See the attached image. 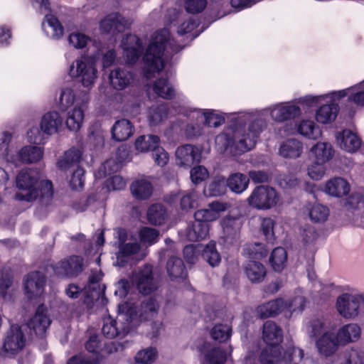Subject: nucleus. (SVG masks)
Here are the masks:
<instances>
[{
  "instance_id": "obj_17",
  "label": "nucleus",
  "mask_w": 364,
  "mask_h": 364,
  "mask_svg": "<svg viewBox=\"0 0 364 364\" xmlns=\"http://www.w3.org/2000/svg\"><path fill=\"white\" fill-rule=\"evenodd\" d=\"M51 321L39 306L36 314L28 321L27 326L30 329L31 334L33 333L39 338H43L50 325Z\"/></svg>"
},
{
  "instance_id": "obj_52",
  "label": "nucleus",
  "mask_w": 364,
  "mask_h": 364,
  "mask_svg": "<svg viewBox=\"0 0 364 364\" xmlns=\"http://www.w3.org/2000/svg\"><path fill=\"white\" fill-rule=\"evenodd\" d=\"M227 183L223 176H217L205 188L204 193L208 196H218L223 195L226 191Z\"/></svg>"
},
{
  "instance_id": "obj_5",
  "label": "nucleus",
  "mask_w": 364,
  "mask_h": 364,
  "mask_svg": "<svg viewBox=\"0 0 364 364\" xmlns=\"http://www.w3.org/2000/svg\"><path fill=\"white\" fill-rule=\"evenodd\" d=\"M279 196L277 191L269 186H257L247 198L248 205L257 210H269L277 205Z\"/></svg>"
},
{
  "instance_id": "obj_34",
  "label": "nucleus",
  "mask_w": 364,
  "mask_h": 364,
  "mask_svg": "<svg viewBox=\"0 0 364 364\" xmlns=\"http://www.w3.org/2000/svg\"><path fill=\"white\" fill-rule=\"evenodd\" d=\"M303 145L301 141L295 139H287L279 147V154L284 158L296 159L301 156Z\"/></svg>"
},
{
  "instance_id": "obj_40",
  "label": "nucleus",
  "mask_w": 364,
  "mask_h": 364,
  "mask_svg": "<svg viewBox=\"0 0 364 364\" xmlns=\"http://www.w3.org/2000/svg\"><path fill=\"white\" fill-rule=\"evenodd\" d=\"M82 157V151L79 149L72 148L65 152L64 155L58 161L59 168L67 170L77 165Z\"/></svg>"
},
{
  "instance_id": "obj_15",
  "label": "nucleus",
  "mask_w": 364,
  "mask_h": 364,
  "mask_svg": "<svg viewBox=\"0 0 364 364\" xmlns=\"http://www.w3.org/2000/svg\"><path fill=\"white\" fill-rule=\"evenodd\" d=\"M227 208V203L215 200L209 203L206 208L195 212L194 218L203 223L213 222L219 218L220 213L225 211Z\"/></svg>"
},
{
  "instance_id": "obj_60",
  "label": "nucleus",
  "mask_w": 364,
  "mask_h": 364,
  "mask_svg": "<svg viewBox=\"0 0 364 364\" xmlns=\"http://www.w3.org/2000/svg\"><path fill=\"white\" fill-rule=\"evenodd\" d=\"M102 279V274L100 272H93L89 277V284L87 287V291L92 289V292L88 296L92 299H98L102 293V290L98 284V282Z\"/></svg>"
},
{
  "instance_id": "obj_21",
  "label": "nucleus",
  "mask_w": 364,
  "mask_h": 364,
  "mask_svg": "<svg viewBox=\"0 0 364 364\" xmlns=\"http://www.w3.org/2000/svg\"><path fill=\"white\" fill-rule=\"evenodd\" d=\"M340 344V341H338L337 336L334 335L333 331L323 333L316 341V343L320 354L326 357L333 355L337 350Z\"/></svg>"
},
{
  "instance_id": "obj_9",
  "label": "nucleus",
  "mask_w": 364,
  "mask_h": 364,
  "mask_svg": "<svg viewBox=\"0 0 364 364\" xmlns=\"http://www.w3.org/2000/svg\"><path fill=\"white\" fill-rule=\"evenodd\" d=\"M359 297L356 294H343L336 301V309L339 314L345 318H355L358 316Z\"/></svg>"
},
{
  "instance_id": "obj_19",
  "label": "nucleus",
  "mask_w": 364,
  "mask_h": 364,
  "mask_svg": "<svg viewBox=\"0 0 364 364\" xmlns=\"http://www.w3.org/2000/svg\"><path fill=\"white\" fill-rule=\"evenodd\" d=\"M176 156L177 164L181 166H190L194 162L199 161L200 159L198 149L191 144L177 148Z\"/></svg>"
},
{
  "instance_id": "obj_18",
  "label": "nucleus",
  "mask_w": 364,
  "mask_h": 364,
  "mask_svg": "<svg viewBox=\"0 0 364 364\" xmlns=\"http://www.w3.org/2000/svg\"><path fill=\"white\" fill-rule=\"evenodd\" d=\"M100 26L102 32L114 35L125 30L127 21L118 13H113L105 17L100 21Z\"/></svg>"
},
{
  "instance_id": "obj_51",
  "label": "nucleus",
  "mask_w": 364,
  "mask_h": 364,
  "mask_svg": "<svg viewBox=\"0 0 364 364\" xmlns=\"http://www.w3.org/2000/svg\"><path fill=\"white\" fill-rule=\"evenodd\" d=\"M166 212L161 204L152 205L148 210L147 217L149 221L155 225L163 224L166 218Z\"/></svg>"
},
{
  "instance_id": "obj_16",
  "label": "nucleus",
  "mask_w": 364,
  "mask_h": 364,
  "mask_svg": "<svg viewBox=\"0 0 364 364\" xmlns=\"http://www.w3.org/2000/svg\"><path fill=\"white\" fill-rule=\"evenodd\" d=\"M197 348L204 356L205 364H224L227 354L219 347H213L210 343L200 341Z\"/></svg>"
},
{
  "instance_id": "obj_43",
  "label": "nucleus",
  "mask_w": 364,
  "mask_h": 364,
  "mask_svg": "<svg viewBox=\"0 0 364 364\" xmlns=\"http://www.w3.org/2000/svg\"><path fill=\"white\" fill-rule=\"evenodd\" d=\"M117 156L119 163L116 162L114 159L107 160L100 168V172L103 171L104 174L107 175L117 171L120 168L119 164L125 161L128 159L129 154L126 148L122 146L118 149Z\"/></svg>"
},
{
  "instance_id": "obj_4",
  "label": "nucleus",
  "mask_w": 364,
  "mask_h": 364,
  "mask_svg": "<svg viewBox=\"0 0 364 364\" xmlns=\"http://www.w3.org/2000/svg\"><path fill=\"white\" fill-rule=\"evenodd\" d=\"M97 74L95 59L87 56L76 59L69 69L70 76L77 79L86 88H91L95 85Z\"/></svg>"
},
{
  "instance_id": "obj_25",
  "label": "nucleus",
  "mask_w": 364,
  "mask_h": 364,
  "mask_svg": "<svg viewBox=\"0 0 364 364\" xmlns=\"http://www.w3.org/2000/svg\"><path fill=\"white\" fill-rule=\"evenodd\" d=\"M109 80L114 89L122 90L130 85L132 75L124 68H117L110 72Z\"/></svg>"
},
{
  "instance_id": "obj_28",
  "label": "nucleus",
  "mask_w": 364,
  "mask_h": 364,
  "mask_svg": "<svg viewBox=\"0 0 364 364\" xmlns=\"http://www.w3.org/2000/svg\"><path fill=\"white\" fill-rule=\"evenodd\" d=\"M361 336V328L357 323H348L343 326L337 332L336 336L342 345L358 341Z\"/></svg>"
},
{
  "instance_id": "obj_50",
  "label": "nucleus",
  "mask_w": 364,
  "mask_h": 364,
  "mask_svg": "<svg viewBox=\"0 0 364 364\" xmlns=\"http://www.w3.org/2000/svg\"><path fill=\"white\" fill-rule=\"evenodd\" d=\"M154 90L158 96L166 100L172 99L176 95L173 86L166 79L164 78L159 79L155 82Z\"/></svg>"
},
{
  "instance_id": "obj_6",
  "label": "nucleus",
  "mask_w": 364,
  "mask_h": 364,
  "mask_svg": "<svg viewBox=\"0 0 364 364\" xmlns=\"http://www.w3.org/2000/svg\"><path fill=\"white\" fill-rule=\"evenodd\" d=\"M265 127V122L260 119L253 121L248 127V132L240 134L236 132L234 135V146L239 153L252 149L256 144L260 132Z\"/></svg>"
},
{
  "instance_id": "obj_30",
  "label": "nucleus",
  "mask_w": 364,
  "mask_h": 364,
  "mask_svg": "<svg viewBox=\"0 0 364 364\" xmlns=\"http://www.w3.org/2000/svg\"><path fill=\"white\" fill-rule=\"evenodd\" d=\"M284 309L286 304L282 299H277L262 304L257 308V313L259 318H266L278 315Z\"/></svg>"
},
{
  "instance_id": "obj_38",
  "label": "nucleus",
  "mask_w": 364,
  "mask_h": 364,
  "mask_svg": "<svg viewBox=\"0 0 364 364\" xmlns=\"http://www.w3.org/2000/svg\"><path fill=\"white\" fill-rule=\"evenodd\" d=\"M167 272L172 280L184 279L186 277V270L181 258L173 256L167 262Z\"/></svg>"
},
{
  "instance_id": "obj_63",
  "label": "nucleus",
  "mask_w": 364,
  "mask_h": 364,
  "mask_svg": "<svg viewBox=\"0 0 364 364\" xmlns=\"http://www.w3.org/2000/svg\"><path fill=\"white\" fill-rule=\"evenodd\" d=\"M274 220L270 218L262 219L260 229L266 239L270 242L274 240Z\"/></svg>"
},
{
  "instance_id": "obj_33",
  "label": "nucleus",
  "mask_w": 364,
  "mask_h": 364,
  "mask_svg": "<svg viewBox=\"0 0 364 364\" xmlns=\"http://www.w3.org/2000/svg\"><path fill=\"white\" fill-rule=\"evenodd\" d=\"M160 304L156 298L150 297L144 299L140 306L139 314L141 320L154 319L158 315Z\"/></svg>"
},
{
  "instance_id": "obj_54",
  "label": "nucleus",
  "mask_w": 364,
  "mask_h": 364,
  "mask_svg": "<svg viewBox=\"0 0 364 364\" xmlns=\"http://www.w3.org/2000/svg\"><path fill=\"white\" fill-rule=\"evenodd\" d=\"M270 262L274 271L281 272L287 262V255L283 247H277L272 252Z\"/></svg>"
},
{
  "instance_id": "obj_47",
  "label": "nucleus",
  "mask_w": 364,
  "mask_h": 364,
  "mask_svg": "<svg viewBox=\"0 0 364 364\" xmlns=\"http://www.w3.org/2000/svg\"><path fill=\"white\" fill-rule=\"evenodd\" d=\"M203 258L213 267L219 265L221 257L216 248V244L210 241L205 245L202 253Z\"/></svg>"
},
{
  "instance_id": "obj_13",
  "label": "nucleus",
  "mask_w": 364,
  "mask_h": 364,
  "mask_svg": "<svg viewBox=\"0 0 364 364\" xmlns=\"http://www.w3.org/2000/svg\"><path fill=\"white\" fill-rule=\"evenodd\" d=\"M46 284L45 276L39 272L29 273L24 281L26 296L31 299L43 294Z\"/></svg>"
},
{
  "instance_id": "obj_37",
  "label": "nucleus",
  "mask_w": 364,
  "mask_h": 364,
  "mask_svg": "<svg viewBox=\"0 0 364 364\" xmlns=\"http://www.w3.org/2000/svg\"><path fill=\"white\" fill-rule=\"evenodd\" d=\"M209 231L208 225L196 220L190 224L186 230V237L189 241L196 242L204 240Z\"/></svg>"
},
{
  "instance_id": "obj_10",
  "label": "nucleus",
  "mask_w": 364,
  "mask_h": 364,
  "mask_svg": "<svg viewBox=\"0 0 364 364\" xmlns=\"http://www.w3.org/2000/svg\"><path fill=\"white\" fill-rule=\"evenodd\" d=\"M26 337L18 326L13 325L7 332L4 343V350L11 355L17 354L25 346Z\"/></svg>"
},
{
  "instance_id": "obj_20",
  "label": "nucleus",
  "mask_w": 364,
  "mask_h": 364,
  "mask_svg": "<svg viewBox=\"0 0 364 364\" xmlns=\"http://www.w3.org/2000/svg\"><path fill=\"white\" fill-rule=\"evenodd\" d=\"M129 331L128 325L113 319L111 316L104 318L102 332L107 338L124 336Z\"/></svg>"
},
{
  "instance_id": "obj_14",
  "label": "nucleus",
  "mask_w": 364,
  "mask_h": 364,
  "mask_svg": "<svg viewBox=\"0 0 364 364\" xmlns=\"http://www.w3.org/2000/svg\"><path fill=\"white\" fill-rule=\"evenodd\" d=\"M88 100L87 94H84L81 102L76 101V105L68 111L66 125L70 130L77 131L81 127Z\"/></svg>"
},
{
  "instance_id": "obj_56",
  "label": "nucleus",
  "mask_w": 364,
  "mask_h": 364,
  "mask_svg": "<svg viewBox=\"0 0 364 364\" xmlns=\"http://www.w3.org/2000/svg\"><path fill=\"white\" fill-rule=\"evenodd\" d=\"M298 132L309 139H316L320 136L321 132L316 127L314 122L311 120H303L298 126Z\"/></svg>"
},
{
  "instance_id": "obj_44",
  "label": "nucleus",
  "mask_w": 364,
  "mask_h": 364,
  "mask_svg": "<svg viewBox=\"0 0 364 364\" xmlns=\"http://www.w3.org/2000/svg\"><path fill=\"white\" fill-rule=\"evenodd\" d=\"M160 139L156 135H142L135 141V148L137 151L145 152L153 151L159 145Z\"/></svg>"
},
{
  "instance_id": "obj_31",
  "label": "nucleus",
  "mask_w": 364,
  "mask_h": 364,
  "mask_svg": "<svg viewBox=\"0 0 364 364\" xmlns=\"http://www.w3.org/2000/svg\"><path fill=\"white\" fill-rule=\"evenodd\" d=\"M338 112L339 107L334 102L323 105L317 109L316 119L321 124H330L336 119Z\"/></svg>"
},
{
  "instance_id": "obj_23",
  "label": "nucleus",
  "mask_w": 364,
  "mask_h": 364,
  "mask_svg": "<svg viewBox=\"0 0 364 364\" xmlns=\"http://www.w3.org/2000/svg\"><path fill=\"white\" fill-rule=\"evenodd\" d=\"M63 126V119L58 112H48L41 118L40 127L46 136L58 132Z\"/></svg>"
},
{
  "instance_id": "obj_11",
  "label": "nucleus",
  "mask_w": 364,
  "mask_h": 364,
  "mask_svg": "<svg viewBox=\"0 0 364 364\" xmlns=\"http://www.w3.org/2000/svg\"><path fill=\"white\" fill-rule=\"evenodd\" d=\"M123 55L127 63H135L143 51L142 43L136 35L127 34L122 41Z\"/></svg>"
},
{
  "instance_id": "obj_39",
  "label": "nucleus",
  "mask_w": 364,
  "mask_h": 364,
  "mask_svg": "<svg viewBox=\"0 0 364 364\" xmlns=\"http://www.w3.org/2000/svg\"><path fill=\"white\" fill-rule=\"evenodd\" d=\"M132 193L136 198L147 199L153 192V186L151 182L145 178L135 181L131 186Z\"/></svg>"
},
{
  "instance_id": "obj_41",
  "label": "nucleus",
  "mask_w": 364,
  "mask_h": 364,
  "mask_svg": "<svg viewBox=\"0 0 364 364\" xmlns=\"http://www.w3.org/2000/svg\"><path fill=\"white\" fill-rule=\"evenodd\" d=\"M227 186L235 193H241L248 186L249 178L241 173L231 174L226 180Z\"/></svg>"
},
{
  "instance_id": "obj_62",
  "label": "nucleus",
  "mask_w": 364,
  "mask_h": 364,
  "mask_svg": "<svg viewBox=\"0 0 364 364\" xmlns=\"http://www.w3.org/2000/svg\"><path fill=\"white\" fill-rule=\"evenodd\" d=\"M344 364H364V351L352 348L344 353Z\"/></svg>"
},
{
  "instance_id": "obj_58",
  "label": "nucleus",
  "mask_w": 364,
  "mask_h": 364,
  "mask_svg": "<svg viewBox=\"0 0 364 364\" xmlns=\"http://www.w3.org/2000/svg\"><path fill=\"white\" fill-rule=\"evenodd\" d=\"M83 99L75 97L73 91L71 89L67 88L62 91L60 97V108L62 111L67 110L70 107L76 105V101L81 102Z\"/></svg>"
},
{
  "instance_id": "obj_1",
  "label": "nucleus",
  "mask_w": 364,
  "mask_h": 364,
  "mask_svg": "<svg viewBox=\"0 0 364 364\" xmlns=\"http://www.w3.org/2000/svg\"><path fill=\"white\" fill-rule=\"evenodd\" d=\"M39 179L40 173L36 169L21 170L16 178L18 191L14 198L28 203L38 200L42 205H49L53 197V184L50 181Z\"/></svg>"
},
{
  "instance_id": "obj_64",
  "label": "nucleus",
  "mask_w": 364,
  "mask_h": 364,
  "mask_svg": "<svg viewBox=\"0 0 364 364\" xmlns=\"http://www.w3.org/2000/svg\"><path fill=\"white\" fill-rule=\"evenodd\" d=\"M139 237L142 242L152 245L157 241L159 232L156 229L145 227L140 230Z\"/></svg>"
},
{
  "instance_id": "obj_35",
  "label": "nucleus",
  "mask_w": 364,
  "mask_h": 364,
  "mask_svg": "<svg viewBox=\"0 0 364 364\" xmlns=\"http://www.w3.org/2000/svg\"><path fill=\"white\" fill-rule=\"evenodd\" d=\"M306 211L311 221L318 224L325 223L330 214L328 207L320 203L309 204L306 207Z\"/></svg>"
},
{
  "instance_id": "obj_36",
  "label": "nucleus",
  "mask_w": 364,
  "mask_h": 364,
  "mask_svg": "<svg viewBox=\"0 0 364 364\" xmlns=\"http://www.w3.org/2000/svg\"><path fill=\"white\" fill-rule=\"evenodd\" d=\"M326 191L332 196L342 197L349 193L350 185L342 178H334L326 183Z\"/></svg>"
},
{
  "instance_id": "obj_29",
  "label": "nucleus",
  "mask_w": 364,
  "mask_h": 364,
  "mask_svg": "<svg viewBox=\"0 0 364 364\" xmlns=\"http://www.w3.org/2000/svg\"><path fill=\"white\" fill-rule=\"evenodd\" d=\"M42 28L46 36L53 39L60 38L64 33V28L59 20L52 14L46 15Z\"/></svg>"
},
{
  "instance_id": "obj_26",
  "label": "nucleus",
  "mask_w": 364,
  "mask_h": 364,
  "mask_svg": "<svg viewBox=\"0 0 364 364\" xmlns=\"http://www.w3.org/2000/svg\"><path fill=\"white\" fill-rule=\"evenodd\" d=\"M340 147L348 152H354L361 146L360 139L351 131L346 129L336 136Z\"/></svg>"
},
{
  "instance_id": "obj_48",
  "label": "nucleus",
  "mask_w": 364,
  "mask_h": 364,
  "mask_svg": "<svg viewBox=\"0 0 364 364\" xmlns=\"http://www.w3.org/2000/svg\"><path fill=\"white\" fill-rule=\"evenodd\" d=\"M12 139V134L8 131L0 133V156L8 162H16V159L10 154L9 144Z\"/></svg>"
},
{
  "instance_id": "obj_45",
  "label": "nucleus",
  "mask_w": 364,
  "mask_h": 364,
  "mask_svg": "<svg viewBox=\"0 0 364 364\" xmlns=\"http://www.w3.org/2000/svg\"><path fill=\"white\" fill-rule=\"evenodd\" d=\"M245 273L252 282H260L266 275V270L262 264L251 260L245 267Z\"/></svg>"
},
{
  "instance_id": "obj_2",
  "label": "nucleus",
  "mask_w": 364,
  "mask_h": 364,
  "mask_svg": "<svg viewBox=\"0 0 364 364\" xmlns=\"http://www.w3.org/2000/svg\"><path fill=\"white\" fill-rule=\"evenodd\" d=\"M182 49L171 38L170 32L167 28L156 31L148 46L143 58L144 63V75L148 79L152 74L159 73L164 68V58L173 55Z\"/></svg>"
},
{
  "instance_id": "obj_7",
  "label": "nucleus",
  "mask_w": 364,
  "mask_h": 364,
  "mask_svg": "<svg viewBox=\"0 0 364 364\" xmlns=\"http://www.w3.org/2000/svg\"><path fill=\"white\" fill-rule=\"evenodd\" d=\"M223 238L227 245L236 244L240 239L242 220L240 216L227 215L220 221Z\"/></svg>"
},
{
  "instance_id": "obj_24",
  "label": "nucleus",
  "mask_w": 364,
  "mask_h": 364,
  "mask_svg": "<svg viewBox=\"0 0 364 364\" xmlns=\"http://www.w3.org/2000/svg\"><path fill=\"white\" fill-rule=\"evenodd\" d=\"M272 119L275 121L282 122L296 117L300 114V108L292 104L277 105L271 109Z\"/></svg>"
},
{
  "instance_id": "obj_22",
  "label": "nucleus",
  "mask_w": 364,
  "mask_h": 364,
  "mask_svg": "<svg viewBox=\"0 0 364 364\" xmlns=\"http://www.w3.org/2000/svg\"><path fill=\"white\" fill-rule=\"evenodd\" d=\"M333 99H341L348 96V101L353 102L357 106L364 107V80L355 87L347 90H340L330 94Z\"/></svg>"
},
{
  "instance_id": "obj_42",
  "label": "nucleus",
  "mask_w": 364,
  "mask_h": 364,
  "mask_svg": "<svg viewBox=\"0 0 364 364\" xmlns=\"http://www.w3.org/2000/svg\"><path fill=\"white\" fill-rule=\"evenodd\" d=\"M311 151L314 155L316 161L318 164L327 162L333 155V150L331 144L326 142L317 143L311 148Z\"/></svg>"
},
{
  "instance_id": "obj_49",
  "label": "nucleus",
  "mask_w": 364,
  "mask_h": 364,
  "mask_svg": "<svg viewBox=\"0 0 364 364\" xmlns=\"http://www.w3.org/2000/svg\"><path fill=\"white\" fill-rule=\"evenodd\" d=\"M304 357V351L296 347L288 348L282 358L279 355V360L276 363L283 362L284 364H302V359Z\"/></svg>"
},
{
  "instance_id": "obj_27",
  "label": "nucleus",
  "mask_w": 364,
  "mask_h": 364,
  "mask_svg": "<svg viewBox=\"0 0 364 364\" xmlns=\"http://www.w3.org/2000/svg\"><path fill=\"white\" fill-rule=\"evenodd\" d=\"M43 151L41 147L26 146L18 151L17 155H14L16 159V161L12 163L16 164L19 162L26 164L36 163L43 158Z\"/></svg>"
},
{
  "instance_id": "obj_53",
  "label": "nucleus",
  "mask_w": 364,
  "mask_h": 364,
  "mask_svg": "<svg viewBox=\"0 0 364 364\" xmlns=\"http://www.w3.org/2000/svg\"><path fill=\"white\" fill-rule=\"evenodd\" d=\"M140 250V245L138 242H129L119 244V252L117 255V262L123 266L126 262V257L136 254Z\"/></svg>"
},
{
  "instance_id": "obj_61",
  "label": "nucleus",
  "mask_w": 364,
  "mask_h": 364,
  "mask_svg": "<svg viewBox=\"0 0 364 364\" xmlns=\"http://www.w3.org/2000/svg\"><path fill=\"white\" fill-rule=\"evenodd\" d=\"M157 350L150 347L139 351L135 357L136 362L141 364H151L156 359Z\"/></svg>"
},
{
  "instance_id": "obj_8",
  "label": "nucleus",
  "mask_w": 364,
  "mask_h": 364,
  "mask_svg": "<svg viewBox=\"0 0 364 364\" xmlns=\"http://www.w3.org/2000/svg\"><path fill=\"white\" fill-rule=\"evenodd\" d=\"M132 283L142 294H149L156 290L157 284L153 277L151 266L145 265L135 272L132 277Z\"/></svg>"
},
{
  "instance_id": "obj_57",
  "label": "nucleus",
  "mask_w": 364,
  "mask_h": 364,
  "mask_svg": "<svg viewBox=\"0 0 364 364\" xmlns=\"http://www.w3.org/2000/svg\"><path fill=\"white\" fill-rule=\"evenodd\" d=\"M232 333L231 326L228 324H216L211 330L210 335L215 341L220 343L230 339Z\"/></svg>"
},
{
  "instance_id": "obj_55",
  "label": "nucleus",
  "mask_w": 364,
  "mask_h": 364,
  "mask_svg": "<svg viewBox=\"0 0 364 364\" xmlns=\"http://www.w3.org/2000/svg\"><path fill=\"white\" fill-rule=\"evenodd\" d=\"M310 327L311 329V333L314 336L321 334L322 336L326 332L331 333L334 330L333 325L331 322L323 318L313 320L311 323Z\"/></svg>"
},
{
  "instance_id": "obj_46",
  "label": "nucleus",
  "mask_w": 364,
  "mask_h": 364,
  "mask_svg": "<svg viewBox=\"0 0 364 364\" xmlns=\"http://www.w3.org/2000/svg\"><path fill=\"white\" fill-rule=\"evenodd\" d=\"M168 116V106L161 104L158 106H152L148 112V119L151 126H156L161 123Z\"/></svg>"
},
{
  "instance_id": "obj_59",
  "label": "nucleus",
  "mask_w": 364,
  "mask_h": 364,
  "mask_svg": "<svg viewBox=\"0 0 364 364\" xmlns=\"http://www.w3.org/2000/svg\"><path fill=\"white\" fill-rule=\"evenodd\" d=\"M198 114H200L202 120H204V123L208 127H217L224 123L225 119L214 110H207L202 112L200 110L197 112Z\"/></svg>"
},
{
  "instance_id": "obj_32",
  "label": "nucleus",
  "mask_w": 364,
  "mask_h": 364,
  "mask_svg": "<svg viewBox=\"0 0 364 364\" xmlns=\"http://www.w3.org/2000/svg\"><path fill=\"white\" fill-rule=\"evenodd\" d=\"M133 133L134 127L132 123L126 119L117 121L112 129V137L118 141L127 140Z\"/></svg>"
},
{
  "instance_id": "obj_3",
  "label": "nucleus",
  "mask_w": 364,
  "mask_h": 364,
  "mask_svg": "<svg viewBox=\"0 0 364 364\" xmlns=\"http://www.w3.org/2000/svg\"><path fill=\"white\" fill-rule=\"evenodd\" d=\"M262 339L267 347L262 351L259 360L263 364H276L279 360V344L283 339L282 328L272 321L263 325Z\"/></svg>"
},
{
  "instance_id": "obj_12",
  "label": "nucleus",
  "mask_w": 364,
  "mask_h": 364,
  "mask_svg": "<svg viewBox=\"0 0 364 364\" xmlns=\"http://www.w3.org/2000/svg\"><path fill=\"white\" fill-rule=\"evenodd\" d=\"M82 271V259L72 256L61 260L54 267L55 274L62 277H75Z\"/></svg>"
}]
</instances>
